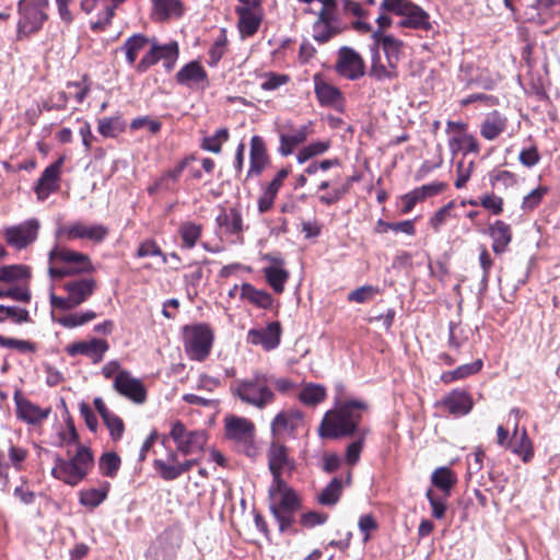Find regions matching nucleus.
I'll list each match as a JSON object with an SVG mask.
<instances>
[{
    "instance_id": "obj_10",
    "label": "nucleus",
    "mask_w": 560,
    "mask_h": 560,
    "mask_svg": "<svg viewBox=\"0 0 560 560\" xmlns=\"http://www.w3.org/2000/svg\"><path fill=\"white\" fill-rule=\"evenodd\" d=\"M170 438L176 444L177 452L184 456L202 452L208 442V434L205 430L188 431L179 420L172 423Z\"/></svg>"
},
{
    "instance_id": "obj_15",
    "label": "nucleus",
    "mask_w": 560,
    "mask_h": 560,
    "mask_svg": "<svg viewBox=\"0 0 560 560\" xmlns=\"http://www.w3.org/2000/svg\"><path fill=\"white\" fill-rule=\"evenodd\" d=\"M39 226L37 219H28L20 224L7 228L4 238L9 245L16 249L25 248L36 241Z\"/></svg>"
},
{
    "instance_id": "obj_28",
    "label": "nucleus",
    "mask_w": 560,
    "mask_h": 560,
    "mask_svg": "<svg viewBox=\"0 0 560 560\" xmlns=\"http://www.w3.org/2000/svg\"><path fill=\"white\" fill-rule=\"evenodd\" d=\"M195 160V156L189 155L182 159L173 168L164 172L155 183L149 188V192L153 194L156 190H171L178 182L184 170L188 166L190 161Z\"/></svg>"
},
{
    "instance_id": "obj_21",
    "label": "nucleus",
    "mask_w": 560,
    "mask_h": 560,
    "mask_svg": "<svg viewBox=\"0 0 560 560\" xmlns=\"http://www.w3.org/2000/svg\"><path fill=\"white\" fill-rule=\"evenodd\" d=\"M508 126V117L494 109L483 117L479 126V132L485 140L494 141L506 131Z\"/></svg>"
},
{
    "instance_id": "obj_14",
    "label": "nucleus",
    "mask_w": 560,
    "mask_h": 560,
    "mask_svg": "<svg viewBox=\"0 0 560 560\" xmlns=\"http://www.w3.org/2000/svg\"><path fill=\"white\" fill-rule=\"evenodd\" d=\"M335 70L340 77L355 81L364 75L365 63L360 54L353 48L342 46L338 50Z\"/></svg>"
},
{
    "instance_id": "obj_27",
    "label": "nucleus",
    "mask_w": 560,
    "mask_h": 560,
    "mask_svg": "<svg viewBox=\"0 0 560 560\" xmlns=\"http://www.w3.org/2000/svg\"><path fill=\"white\" fill-rule=\"evenodd\" d=\"M199 458H189L177 465L165 464L163 459H154L153 468L163 480L173 481L189 471L194 466L199 465Z\"/></svg>"
},
{
    "instance_id": "obj_52",
    "label": "nucleus",
    "mask_w": 560,
    "mask_h": 560,
    "mask_svg": "<svg viewBox=\"0 0 560 560\" xmlns=\"http://www.w3.org/2000/svg\"><path fill=\"white\" fill-rule=\"evenodd\" d=\"M96 318V313L93 311H85L82 313L66 314L57 319V323L65 328H75L83 326L89 322Z\"/></svg>"
},
{
    "instance_id": "obj_50",
    "label": "nucleus",
    "mask_w": 560,
    "mask_h": 560,
    "mask_svg": "<svg viewBox=\"0 0 560 560\" xmlns=\"http://www.w3.org/2000/svg\"><path fill=\"white\" fill-rule=\"evenodd\" d=\"M153 4L155 14L162 20L179 16L183 13L179 0H153Z\"/></svg>"
},
{
    "instance_id": "obj_13",
    "label": "nucleus",
    "mask_w": 560,
    "mask_h": 560,
    "mask_svg": "<svg viewBox=\"0 0 560 560\" xmlns=\"http://www.w3.org/2000/svg\"><path fill=\"white\" fill-rule=\"evenodd\" d=\"M268 467L272 475L271 483L285 482L283 475L290 476L296 467L295 460L290 457L288 448L280 443L272 442L268 453Z\"/></svg>"
},
{
    "instance_id": "obj_4",
    "label": "nucleus",
    "mask_w": 560,
    "mask_h": 560,
    "mask_svg": "<svg viewBox=\"0 0 560 560\" xmlns=\"http://www.w3.org/2000/svg\"><path fill=\"white\" fill-rule=\"evenodd\" d=\"M268 493L269 509L279 524L280 532H288L301 508L300 498L287 482L271 483Z\"/></svg>"
},
{
    "instance_id": "obj_48",
    "label": "nucleus",
    "mask_w": 560,
    "mask_h": 560,
    "mask_svg": "<svg viewBox=\"0 0 560 560\" xmlns=\"http://www.w3.org/2000/svg\"><path fill=\"white\" fill-rule=\"evenodd\" d=\"M431 481L436 488L441 489L446 495H448L451 489L457 482V477L448 467H439L433 471Z\"/></svg>"
},
{
    "instance_id": "obj_54",
    "label": "nucleus",
    "mask_w": 560,
    "mask_h": 560,
    "mask_svg": "<svg viewBox=\"0 0 560 560\" xmlns=\"http://www.w3.org/2000/svg\"><path fill=\"white\" fill-rule=\"evenodd\" d=\"M120 457L113 452L104 453L98 460V468L102 475L114 478L120 468Z\"/></svg>"
},
{
    "instance_id": "obj_62",
    "label": "nucleus",
    "mask_w": 560,
    "mask_h": 560,
    "mask_svg": "<svg viewBox=\"0 0 560 560\" xmlns=\"http://www.w3.org/2000/svg\"><path fill=\"white\" fill-rule=\"evenodd\" d=\"M136 256L139 258L159 256L162 258L163 264L167 262V256L153 240L142 242L137 249Z\"/></svg>"
},
{
    "instance_id": "obj_12",
    "label": "nucleus",
    "mask_w": 560,
    "mask_h": 560,
    "mask_svg": "<svg viewBox=\"0 0 560 560\" xmlns=\"http://www.w3.org/2000/svg\"><path fill=\"white\" fill-rule=\"evenodd\" d=\"M277 131L280 140L279 153L288 156L293 153L298 145L305 142L314 133V124L310 120L298 127L293 121L285 120L278 125Z\"/></svg>"
},
{
    "instance_id": "obj_37",
    "label": "nucleus",
    "mask_w": 560,
    "mask_h": 560,
    "mask_svg": "<svg viewBox=\"0 0 560 560\" xmlns=\"http://www.w3.org/2000/svg\"><path fill=\"white\" fill-rule=\"evenodd\" d=\"M509 448L512 453L521 456L525 463L529 462L534 456L533 445L527 435V431L525 428L520 431L517 423L514 425Z\"/></svg>"
},
{
    "instance_id": "obj_63",
    "label": "nucleus",
    "mask_w": 560,
    "mask_h": 560,
    "mask_svg": "<svg viewBox=\"0 0 560 560\" xmlns=\"http://www.w3.org/2000/svg\"><path fill=\"white\" fill-rule=\"evenodd\" d=\"M479 203L483 209L494 215H499L503 212L504 200L493 192L482 195L479 199Z\"/></svg>"
},
{
    "instance_id": "obj_61",
    "label": "nucleus",
    "mask_w": 560,
    "mask_h": 560,
    "mask_svg": "<svg viewBox=\"0 0 560 560\" xmlns=\"http://www.w3.org/2000/svg\"><path fill=\"white\" fill-rule=\"evenodd\" d=\"M0 316L9 318L11 322L15 324L28 323L31 322L30 313L26 308L18 307V306H4L0 305Z\"/></svg>"
},
{
    "instance_id": "obj_34",
    "label": "nucleus",
    "mask_w": 560,
    "mask_h": 560,
    "mask_svg": "<svg viewBox=\"0 0 560 560\" xmlns=\"http://www.w3.org/2000/svg\"><path fill=\"white\" fill-rule=\"evenodd\" d=\"M489 235L492 238V250L500 255L508 250L512 242V229L504 221L497 220L489 226Z\"/></svg>"
},
{
    "instance_id": "obj_59",
    "label": "nucleus",
    "mask_w": 560,
    "mask_h": 560,
    "mask_svg": "<svg viewBox=\"0 0 560 560\" xmlns=\"http://www.w3.org/2000/svg\"><path fill=\"white\" fill-rule=\"evenodd\" d=\"M491 186L497 184L502 185L504 188L513 187L517 184V175L506 170H494L489 174Z\"/></svg>"
},
{
    "instance_id": "obj_20",
    "label": "nucleus",
    "mask_w": 560,
    "mask_h": 560,
    "mask_svg": "<svg viewBox=\"0 0 560 560\" xmlns=\"http://www.w3.org/2000/svg\"><path fill=\"white\" fill-rule=\"evenodd\" d=\"M228 439L248 444L255 435L254 423L244 417L229 416L224 420Z\"/></svg>"
},
{
    "instance_id": "obj_11",
    "label": "nucleus",
    "mask_w": 560,
    "mask_h": 560,
    "mask_svg": "<svg viewBox=\"0 0 560 560\" xmlns=\"http://www.w3.org/2000/svg\"><path fill=\"white\" fill-rule=\"evenodd\" d=\"M108 234V229L103 224L88 225L81 221L59 224L55 236L59 241L86 240L101 243Z\"/></svg>"
},
{
    "instance_id": "obj_57",
    "label": "nucleus",
    "mask_w": 560,
    "mask_h": 560,
    "mask_svg": "<svg viewBox=\"0 0 560 560\" xmlns=\"http://www.w3.org/2000/svg\"><path fill=\"white\" fill-rule=\"evenodd\" d=\"M229 139V130L226 128L218 129L214 135L206 137L201 148L212 153H220L222 144Z\"/></svg>"
},
{
    "instance_id": "obj_51",
    "label": "nucleus",
    "mask_w": 560,
    "mask_h": 560,
    "mask_svg": "<svg viewBox=\"0 0 560 560\" xmlns=\"http://www.w3.org/2000/svg\"><path fill=\"white\" fill-rule=\"evenodd\" d=\"M228 43H229V40H228L226 30L221 28L219 32V35L217 36L214 43L212 44V46L210 47V49L208 51V55H209L208 65L210 67H215L219 63V61L221 60V58L224 56V54L226 51Z\"/></svg>"
},
{
    "instance_id": "obj_38",
    "label": "nucleus",
    "mask_w": 560,
    "mask_h": 560,
    "mask_svg": "<svg viewBox=\"0 0 560 560\" xmlns=\"http://www.w3.org/2000/svg\"><path fill=\"white\" fill-rule=\"evenodd\" d=\"M448 149L453 156L458 152H463L464 155L469 153H479L480 143L478 139L471 133H462L448 137Z\"/></svg>"
},
{
    "instance_id": "obj_8",
    "label": "nucleus",
    "mask_w": 560,
    "mask_h": 560,
    "mask_svg": "<svg viewBox=\"0 0 560 560\" xmlns=\"http://www.w3.org/2000/svg\"><path fill=\"white\" fill-rule=\"evenodd\" d=\"M213 332L206 324L186 326L184 328V348L189 359L203 361L210 354Z\"/></svg>"
},
{
    "instance_id": "obj_23",
    "label": "nucleus",
    "mask_w": 560,
    "mask_h": 560,
    "mask_svg": "<svg viewBox=\"0 0 560 560\" xmlns=\"http://www.w3.org/2000/svg\"><path fill=\"white\" fill-rule=\"evenodd\" d=\"M373 44L371 48H376L377 51L382 49L384 51L386 61H390L398 66L400 55L402 50V42L393 35H386L381 31H374L372 33Z\"/></svg>"
},
{
    "instance_id": "obj_32",
    "label": "nucleus",
    "mask_w": 560,
    "mask_h": 560,
    "mask_svg": "<svg viewBox=\"0 0 560 560\" xmlns=\"http://www.w3.org/2000/svg\"><path fill=\"white\" fill-rule=\"evenodd\" d=\"M249 160L248 177L259 175L268 163L265 141L259 136L252 137Z\"/></svg>"
},
{
    "instance_id": "obj_60",
    "label": "nucleus",
    "mask_w": 560,
    "mask_h": 560,
    "mask_svg": "<svg viewBox=\"0 0 560 560\" xmlns=\"http://www.w3.org/2000/svg\"><path fill=\"white\" fill-rule=\"evenodd\" d=\"M456 179L454 186L457 189L464 188L467 182L470 179L472 172L475 171V162L469 161L465 162L464 160H459L456 163Z\"/></svg>"
},
{
    "instance_id": "obj_45",
    "label": "nucleus",
    "mask_w": 560,
    "mask_h": 560,
    "mask_svg": "<svg viewBox=\"0 0 560 560\" xmlns=\"http://www.w3.org/2000/svg\"><path fill=\"white\" fill-rule=\"evenodd\" d=\"M327 393L325 386L315 383H308L299 393V399L306 406H316L326 399Z\"/></svg>"
},
{
    "instance_id": "obj_47",
    "label": "nucleus",
    "mask_w": 560,
    "mask_h": 560,
    "mask_svg": "<svg viewBox=\"0 0 560 560\" xmlns=\"http://www.w3.org/2000/svg\"><path fill=\"white\" fill-rule=\"evenodd\" d=\"M264 275L272 290L280 294L284 290V284L289 279V272L280 266H269L264 268Z\"/></svg>"
},
{
    "instance_id": "obj_58",
    "label": "nucleus",
    "mask_w": 560,
    "mask_h": 560,
    "mask_svg": "<svg viewBox=\"0 0 560 560\" xmlns=\"http://www.w3.org/2000/svg\"><path fill=\"white\" fill-rule=\"evenodd\" d=\"M548 194V188L545 186H539L533 189L529 194H527L522 201V209L525 212H532L535 210L542 201L544 197Z\"/></svg>"
},
{
    "instance_id": "obj_2",
    "label": "nucleus",
    "mask_w": 560,
    "mask_h": 560,
    "mask_svg": "<svg viewBox=\"0 0 560 560\" xmlns=\"http://www.w3.org/2000/svg\"><path fill=\"white\" fill-rule=\"evenodd\" d=\"M231 395L243 405L264 410L276 401V393L270 388L269 373L255 370L252 375L235 378L230 385Z\"/></svg>"
},
{
    "instance_id": "obj_30",
    "label": "nucleus",
    "mask_w": 560,
    "mask_h": 560,
    "mask_svg": "<svg viewBox=\"0 0 560 560\" xmlns=\"http://www.w3.org/2000/svg\"><path fill=\"white\" fill-rule=\"evenodd\" d=\"M372 60L370 75L376 81H392L398 78V66L386 61L384 62L381 57V52L376 48H371Z\"/></svg>"
},
{
    "instance_id": "obj_22",
    "label": "nucleus",
    "mask_w": 560,
    "mask_h": 560,
    "mask_svg": "<svg viewBox=\"0 0 560 560\" xmlns=\"http://www.w3.org/2000/svg\"><path fill=\"white\" fill-rule=\"evenodd\" d=\"M281 327L278 322L269 323L265 328L250 329L247 340L253 345H260L269 351L277 348L280 343Z\"/></svg>"
},
{
    "instance_id": "obj_36",
    "label": "nucleus",
    "mask_w": 560,
    "mask_h": 560,
    "mask_svg": "<svg viewBox=\"0 0 560 560\" xmlns=\"http://www.w3.org/2000/svg\"><path fill=\"white\" fill-rule=\"evenodd\" d=\"M303 415L299 410H288L279 412L271 422L273 434L292 433L301 424Z\"/></svg>"
},
{
    "instance_id": "obj_26",
    "label": "nucleus",
    "mask_w": 560,
    "mask_h": 560,
    "mask_svg": "<svg viewBox=\"0 0 560 560\" xmlns=\"http://www.w3.org/2000/svg\"><path fill=\"white\" fill-rule=\"evenodd\" d=\"M398 26L423 32H429L432 30V23L430 21L429 13L413 2H411V4L406 10L402 19L398 23Z\"/></svg>"
},
{
    "instance_id": "obj_1",
    "label": "nucleus",
    "mask_w": 560,
    "mask_h": 560,
    "mask_svg": "<svg viewBox=\"0 0 560 560\" xmlns=\"http://www.w3.org/2000/svg\"><path fill=\"white\" fill-rule=\"evenodd\" d=\"M339 395L335 407L328 410L319 425V435L325 439H340L353 435L362 420V415L369 409L368 404L361 399H342L343 385H337Z\"/></svg>"
},
{
    "instance_id": "obj_19",
    "label": "nucleus",
    "mask_w": 560,
    "mask_h": 560,
    "mask_svg": "<svg viewBox=\"0 0 560 560\" xmlns=\"http://www.w3.org/2000/svg\"><path fill=\"white\" fill-rule=\"evenodd\" d=\"M62 165L63 158H59L44 170L35 186V192L39 200H45L51 192L59 188Z\"/></svg>"
},
{
    "instance_id": "obj_42",
    "label": "nucleus",
    "mask_w": 560,
    "mask_h": 560,
    "mask_svg": "<svg viewBox=\"0 0 560 560\" xmlns=\"http://www.w3.org/2000/svg\"><path fill=\"white\" fill-rule=\"evenodd\" d=\"M341 22H330L316 19L313 23V38L318 44H325L342 32Z\"/></svg>"
},
{
    "instance_id": "obj_43",
    "label": "nucleus",
    "mask_w": 560,
    "mask_h": 560,
    "mask_svg": "<svg viewBox=\"0 0 560 560\" xmlns=\"http://www.w3.org/2000/svg\"><path fill=\"white\" fill-rule=\"evenodd\" d=\"M152 37H147L143 34H135L127 38V40L121 46V50L126 55V60L130 66L136 63L138 55L141 50H143L147 46L151 47Z\"/></svg>"
},
{
    "instance_id": "obj_64",
    "label": "nucleus",
    "mask_w": 560,
    "mask_h": 560,
    "mask_svg": "<svg viewBox=\"0 0 560 560\" xmlns=\"http://www.w3.org/2000/svg\"><path fill=\"white\" fill-rule=\"evenodd\" d=\"M105 425L107 427L110 438L114 441H118L122 438L125 431V424L117 415L110 412L103 419Z\"/></svg>"
},
{
    "instance_id": "obj_5",
    "label": "nucleus",
    "mask_w": 560,
    "mask_h": 560,
    "mask_svg": "<svg viewBox=\"0 0 560 560\" xmlns=\"http://www.w3.org/2000/svg\"><path fill=\"white\" fill-rule=\"evenodd\" d=\"M94 465L91 450L80 445L74 456L69 459L57 457L51 475L68 486L75 487L83 481Z\"/></svg>"
},
{
    "instance_id": "obj_55",
    "label": "nucleus",
    "mask_w": 560,
    "mask_h": 560,
    "mask_svg": "<svg viewBox=\"0 0 560 560\" xmlns=\"http://www.w3.org/2000/svg\"><path fill=\"white\" fill-rule=\"evenodd\" d=\"M98 132L107 138H115L125 130V122L119 116L98 120Z\"/></svg>"
},
{
    "instance_id": "obj_17",
    "label": "nucleus",
    "mask_w": 560,
    "mask_h": 560,
    "mask_svg": "<svg viewBox=\"0 0 560 560\" xmlns=\"http://www.w3.org/2000/svg\"><path fill=\"white\" fill-rule=\"evenodd\" d=\"M108 349L109 345L106 340L92 338L90 340L75 341L68 345L66 347V352L70 357H88L94 364H96L104 359Z\"/></svg>"
},
{
    "instance_id": "obj_25",
    "label": "nucleus",
    "mask_w": 560,
    "mask_h": 560,
    "mask_svg": "<svg viewBox=\"0 0 560 560\" xmlns=\"http://www.w3.org/2000/svg\"><path fill=\"white\" fill-rule=\"evenodd\" d=\"M441 405L448 413L460 417L470 412L474 401L467 392L454 389L443 398Z\"/></svg>"
},
{
    "instance_id": "obj_40",
    "label": "nucleus",
    "mask_w": 560,
    "mask_h": 560,
    "mask_svg": "<svg viewBox=\"0 0 560 560\" xmlns=\"http://www.w3.org/2000/svg\"><path fill=\"white\" fill-rule=\"evenodd\" d=\"M110 483L105 481L98 488L82 489L79 492V502L81 505L94 510L100 506L108 495Z\"/></svg>"
},
{
    "instance_id": "obj_44",
    "label": "nucleus",
    "mask_w": 560,
    "mask_h": 560,
    "mask_svg": "<svg viewBox=\"0 0 560 560\" xmlns=\"http://www.w3.org/2000/svg\"><path fill=\"white\" fill-rule=\"evenodd\" d=\"M483 366L482 360L478 359L471 363L463 364L453 371L443 372L441 381L450 384L454 381L464 380L470 375L477 374Z\"/></svg>"
},
{
    "instance_id": "obj_9",
    "label": "nucleus",
    "mask_w": 560,
    "mask_h": 560,
    "mask_svg": "<svg viewBox=\"0 0 560 560\" xmlns=\"http://www.w3.org/2000/svg\"><path fill=\"white\" fill-rule=\"evenodd\" d=\"M47 5V0H39L37 2L18 1L19 13L21 15L18 22V39L28 37L43 27L44 22L47 20L45 12Z\"/></svg>"
},
{
    "instance_id": "obj_3",
    "label": "nucleus",
    "mask_w": 560,
    "mask_h": 560,
    "mask_svg": "<svg viewBox=\"0 0 560 560\" xmlns=\"http://www.w3.org/2000/svg\"><path fill=\"white\" fill-rule=\"evenodd\" d=\"M49 276L62 279L78 275L92 273L95 268L89 255L56 244L48 254Z\"/></svg>"
},
{
    "instance_id": "obj_56",
    "label": "nucleus",
    "mask_w": 560,
    "mask_h": 560,
    "mask_svg": "<svg viewBox=\"0 0 560 560\" xmlns=\"http://www.w3.org/2000/svg\"><path fill=\"white\" fill-rule=\"evenodd\" d=\"M456 207L455 201H450L442 208H440L430 219V226L439 232L441 228L450 220L455 219L457 215L454 213Z\"/></svg>"
},
{
    "instance_id": "obj_16",
    "label": "nucleus",
    "mask_w": 560,
    "mask_h": 560,
    "mask_svg": "<svg viewBox=\"0 0 560 560\" xmlns=\"http://www.w3.org/2000/svg\"><path fill=\"white\" fill-rule=\"evenodd\" d=\"M114 389L130 401L142 405L147 401L148 393L141 380L133 377L129 371L119 373L114 382Z\"/></svg>"
},
{
    "instance_id": "obj_33",
    "label": "nucleus",
    "mask_w": 560,
    "mask_h": 560,
    "mask_svg": "<svg viewBox=\"0 0 560 560\" xmlns=\"http://www.w3.org/2000/svg\"><path fill=\"white\" fill-rule=\"evenodd\" d=\"M208 74L199 61H190L186 63L176 73V81L180 85L192 88L201 82H207Z\"/></svg>"
},
{
    "instance_id": "obj_18",
    "label": "nucleus",
    "mask_w": 560,
    "mask_h": 560,
    "mask_svg": "<svg viewBox=\"0 0 560 560\" xmlns=\"http://www.w3.org/2000/svg\"><path fill=\"white\" fill-rule=\"evenodd\" d=\"M13 399L16 406V417L28 424H38L50 413V408H40L25 398L20 390L14 393Z\"/></svg>"
},
{
    "instance_id": "obj_29",
    "label": "nucleus",
    "mask_w": 560,
    "mask_h": 560,
    "mask_svg": "<svg viewBox=\"0 0 560 560\" xmlns=\"http://www.w3.org/2000/svg\"><path fill=\"white\" fill-rule=\"evenodd\" d=\"M235 13L238 16L237 27L242 38L254 36L260 27L262 10L235 9Z\"/></svg>"
},
{
    "instance_id": "obj_41",
    "label": "nucleus",
    "mask_w": 560,
    "mask_h": 560,
    "mask_svg": "<svg viewBox=\"0 0 560 560\" xmlns=\"http://www.w3.org/2000/svg\"><path fill=\"white\" fill-rule=\"evenodd\" d=\"M241 299L262 310L270 308L273 303L271 294L267 291L256 289L250 283H243L241 285Z\"/></svg>"
},
{
    "instance_id": "obj_24",
    "label": "nucleus",
    "mask_w": 560,
    "mask_h": 560,
    "mask_svg": "<svg viewBox=\"0 0 560 560\" xmlns=\"http://www.w3.org/2000/svg\"><path fill=\"white\" fill-rule=\"evenodd\" d=\"M288 176L289 170L281 168L280 171L277 172L271 182L266 185V187L262 189V194L260 195L257 201L259 213H266L273 207L277 195L280 188L283 186V183Z\"/></svg>"
},
{
    "instance_id": "obj_46",
    "label": "nucleus",
    "mask_w": 560,
    "mask_h": 560,
    "mask_svg": "<svg viewBox=\"0 0 560 560\" xmlns=\"http://www.w3.org/2000/svg\"><path fill=\"white\" fill-rule=\"evenodd\" d=\"M202 225L192 221L183 222L179 226L178 233L180 235L183 247L192 248L198 243L202 234Z\"/></svg>"
},
{
    "instance_id": "obj_49",
    "label": "nucleus",
    "mask_w": 560,
    "mask_h": 560,
    "mask_svg": "<svg viewBox=\"0 0 560 560\" xmlns=\"http://www.w3.org/2000/svg\"><path fill=\"white\" fill-rule=\"evenodd\" d=\"M331 147L330 140H319L314 141L305 147H303L296 154V160L299 164H304L308 160L322 155L327 152Z\"/></svg>"
},
{
    "instance_id": "obj_31",
    "label": "nucleus",
    "mask_w": 560,
    "mask_h": 560,
    "mask_svg": "<svg viewBox=\"0 0 560 560\" xmlns=\"http://www.w3.org/2000/svg\"><path fill=\"white\" fill-rule=\"evenodd\" d=\"M215 222L225 234L235 235L237 238L242 236L243 218L237 208L231 207L222 210L217 217Z\"/></svg>"
},
{
    "instance_id": "obj_35",
    "label": "nucleus",
    "mask_w": 560,
    "mask_h": 560,
    "mask_svg": "<svg viewBox=\"0 0 560 560\" xmlns=\"http://www.w3.org/2000/svg\"><path fill=\"white\" fill-rule=\"evenodd\" d=\"M314 90L323 106H336L342 100L340 90L325 81L319 74L314 75Z\"/></svg>"
},
{
    "instance_id": "obj_39",
    "label": "nucleus",
    "mask_w": 560,
    "mask_h": 560,
    "mask_svg": "<svg viewBox=\"0 0 560 560\" xmlns=\"http://www.w3.org/2000/svg\"><path fill=\"white\" fill-rule=\"evenodd\" d=\"M351 480V474L348 472L346 481L341 478L335 477L331 481L320 491L317 495L319 504L325 506H334L339 501L345 483L349 485Z\"/></svg>"
},
{
    "instance_id": "obj_53",
    "label": "nucleus",
    "mask_w": 560,
    "mask_h": 560,
    "mask_svg": "<svg viewBox=\"0 0 560 560\" xmlns=\"http://www.w3.org/2000/svg\"><path fill=\"white\" fill-rule=\"evenodd\" d=\"M31 277V269L25 265H8L0 267V281L12 282Z\"/></svg>"
},
{
    "instance_id": "obj_6",
    "label": "nucleus",
    "mask_w": 560,
    "mask_h": 560,
    "mask_svg": "<svg viewBox=\"0 0 560 560\" xmlns=\"http://www.w3.org/2000/svg\"><path fill=\"white\" fill-rule=\"evenodd\" d=\"M66 296L50 294L52 308L69 311L86 302L96 291L97 282L92 277L74 278L63 282Z\"/></svg>"
},
{
    "instance_id": "obj_7",
    "label": "nucleus",
    "mask_w": 560,
    "mask_h": 560,
    "mask_svg": "<svg viewBox=\"0 0 560 560\" xmlns=\"http://www.w3.org/2000/svg\"><path fill=\"white\" fill-rule=\"evenodd\" d=\"M178 56L179 47L176 40L161 44L155 37H152L151 47L135 66V68L138 72L144 73L152 66L162 60L165 70L170 72L174 69Z\"/></svg>"
}]
</instances>
